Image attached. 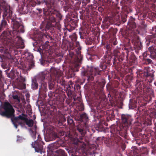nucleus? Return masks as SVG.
Here are the masks:
<instances>
[{"label": "nucleus", "instance_id": "19", "mask_svg": "<svg viewBox=\"0 0 156 156\" xmlns=\"http://www.w3.org/2000/svg\"><path fill=\"white\" fill-rule=\"evenodd\" d=\"M25 88V85L23 84V86L22 88Z\"/></svg>", "mask_w": 156, "mask_h": 156}, {"label": "nucleus", "instance_id": "7", "mask_svg": "<svg viewBox=\"0 0 156 156\" xmlns=\"http://www.w3.org/2000/svg\"><path fill=\"white\" fill-rule=\"evenodd\" d=\"M16 41H17L16 43L17 46H20V45H22L23 44V41L21 37H17L16 39Z\"/></svg>", "mask_w": 156, "mask_h": 156}, {"label": "nucleus", "instance_id": "14", "mask_svg": "<svg viewBox=\"0 0 156 156\" xmlns=\"http://www.w3.org/2000/svg\"><path fill=\"white\" fill-rule=\"evenodd\" d=\"M77 129L81 134L82 133V132H83V130L82 129H81V128H80L78 127L77 128Z\"/></svg>", "mask_w": 156, "mask_h": 156}, {"label": "nucleus", "instance_id": "16", "mask_svg": "<svg viewBox=\"0 0 156 156\" xmlns=\"http://www.w3.org/2000/svg\"><path fill=\"white\" fill-rule=\"evenodd\" d=\"M22 138L20 136H17V141L18 142H20L22 140Z\"/></svg>", "mask_w": 156, "mask_h": 156}, {"label": "nucleus", "instance_id": "23", "mask_svg": "<svg viewBox=\"0 0 156 156\" xmlns=\"http://www.w3.org/2000/svg\"><path fill=\"white\" fill-rule=\"evenodd\" d=\"M40 152L41 154V151H40Z\"/></svg>", "mask_w": 156, "mask_h": 156}, {"label": "nucleus", "instance_id": "12", "mask_svg": "<svg viewBox=\"0 0 156 156\" xmlns=\"http://www.w3.org/2000/svg\"><path fill=\"white\" fill-rule=\"evenodd\" d=\"M6 24V22L4 20H3L2 21L1 25V27H3L5 26Z\"/></svg>", "mask_w": 156, "mask_h": 156}, {"label": "nucleus", "instance_id": "1", "mask_svg": "<svg viewBox=\"0 0 156 156\" xmlns=\"http://www.w3.org/2000/svg\"><path fill=\"white\" fill-rule=\"evenodd\" d=\"M14 110L12 106L8 102L4 103V105L0 106V115L7 117H12L13 116Z\"/></svg>", "mask_w": 156, "mask_h": 156}, {"label": "nucleus", "instance_id": "5", "mask_svg": "<svg viewBox=\"0 0 156 156\" xmlns=\"http://www.w3.org/2000/svg\"><path fill=\"white\" fill-rule=\"evenodd\" d=\"M25 56H27V59L31 64L29 66L30 69L34 66L33 55L31 53H26L25 54Z\"/></svg>", "mask_w": 156, "mask_h": 156}, {"label": "nucleus", "instance_id": "13", "mask_svg": "<svg viewBox=\"0 0 156 156\" xmlns=\"http://www.w3.org/2000/svg\"><path fill=\"white\" fill-rule=\"evenodd\" d=\"M35 143H36L35 141L34 142H32V144H31V145L32 146V147L33 148H35V151L36 152H39L37 150V149H36V147L34 145H35Z\"/></svg>", "mask_w": 156, "mask_h": 156}, {"label": "nucleus", "instance_id": "2", "mask_svg": "<svg viewBox=\"0 0 156 156\" xmlns=\"http://www.w3.org/2000/svg\"><path fill=\"white\" fill-rule=\"evenodd\" d=\"M12 121L16 128H17V123L20 125H23L25 123H26L27 125L30 127H32L34 124L33 120H27L24 116L21 115L18 117H15L13 120L12 119Z\"/></svg>", "mask_w": 156, "mask_h": 156}, {"label": "nucleus", "instance_id": "15", "mask_svg": "<svg viewBox=\"0 0 156 156\" xmlns=\"http://www.w3.org/2000/svg\"><path fill=\"white\" fill-rule=\"evenodd\" d=\"M50 26H51V25L50 23L47 24L45 27L46 30V29H47V30L49 29L50 27Z\"/></svg>", "mask_w": 156, "mask_h": 156}, {"label": "nucleus", "instance_id": "4", "mask_svg": "<svg viewBox=\"0 0 156 156\" xmlns=\"http://www.w3.org/2000/svg\"><path fill=\"white\" fill-rule=\"evenodd\" d=\"M98 71L97 68H95L94 67H92L90 68V71L89 75L86 74V73L82 72V74L83 76H87V77L89 76L90 77H92V76H91V75L93 74H96L97 73L99 74L98 72Z\"/></svg>", "mask_w": 156, "mask_h": 156}, {"label": "nucleus", "instance_id": "3", "mask_svg": "<svg viewBox=\"0 0 156 156\" xmlns=\"http://www.w3.org/2000/svg\"><path fill=\"white\" fill-rule=\"evenodd\" d=\"M45 78L44 75L42 74L40 76H38L37 79H33L32 80V88L33 89H36L38 87V84L37 83V81L39 83H41L42 85V82Z\"/></svg>", "mask_w": 156, "mask_h": 156}, {"label": "nucleus", "instance_id": "22", "mask_svg": "<svg viewBox=\"0 0 156 156\" xmlns=\"http://www.w3.org/2000/svg\"><path fill=\"white\" fill-rule=\"evenodd\" d=\"M41 47H40V48L41 49Z\"/></svg>", "mask_w": 156, "mask_h": 156}, {"label": "nucleus", "instance_id": "20", "mask_svg": "<svg viewBox=\"0 0 156 156\" xmlns=\"http://www.w3.org/2000/svg\"><path fill=\"white\" fill-rule=\"evenodd\" d=\"M44 9V12L45 11V9Z\"/></svg>", "mask_w": 156, "mask_h": 156}, {"label": "nucleus", "instance_id": "11", "mask_svg": "<svg viewBox=\"0 0 156 156\" xmlns=\"http://www.w3.org/2000/svg\"><path fill=\"white\" fill-rule=\"evenodd\" d=\"M30 133L31 136L33 138H35V132L33 130H30Z\"/></svg>", "mask_w": 156, "mask_h": 156}, {"label": "nucleus", "instance_id": "21", "mask_svg": "<svg viewBox=\"0 0 156 156\" xmlns=\"http://www.w3.org/2000/svg\"><path fill=\"white\" fill-rule=\"evenodd\" d=\"M22 47H23V46H20V47L19 48H22Z\"/></svg>", "mask_w": 156, "mask_h": 156}, {"label": "nucleus", "instance_id": "9", "mask_svg": "<svg viewBox=\"0 0 156 156\" xmlns=\"http://www.w3.org/2000/svg\"><path fill=\"white\" fill-rule=\"evenodd\" d=\"M81 118L82 119V121H83L85 120H86L88 119V117L87 115L85 113H84L82 115H81Z\"/></svg>", "mask_w": 156, "mask_h": 156}, {"label": "nucleus", "instance_id": "17", "mask_svg": "<svg viewBox=\"0 0 156 156\" xmlns=\"http://www.w3.org/2000/svg\"><path fill=\"white\" fill-rule=\"evenodd\" d=\"M48 46L46 44L45 45H43V46H42V49H43V50H46V47H47Z\"/></svg>", "mask_w": 156, "mask_h": 156}, {"label": "nucleus", "instance_id": "6", "mask_svg": "<svg viewBox=\"0 0 156 156\" xmlns=\"http://www.w3.org/2000/svg\"><path fill=\"white\" fill-rule=\"evenodd\" d=\"M130 117V116L127 115L122 114L121 115V119L122 123L126 126L129 125L128 120Z\"/></svg>", "mask_w": 156, "mask_h": 156}, {"label": "nucleus", "instance_id": "8", "mask_svg": "<svg viewBox=\"0 0 156 156\" xmlns=\"http://www.w3.org/2000/svg\"><path fill=\"white\" fill-rule=\"evenodd\" d=\"M13 98L15 100V101L17 103H19L20 101V98L17 95H14L12 96Z\"/></svg>", "mask_w": 156, "mask_h": 156}, {"label": "nucleus", "instance_id": "18", "mask_svg": "<svg viewBox=\"0 0 156 156\" xmlns=\"http://www.w3.org/2000/svg\"><path fill=\"white\" fill-rule=\"evenodd\" d=\"M46 4L47 5V6L48 7V8H49L50 7V6L51 5H49V3H48L47 2H46Z\"/></svg>", "mask_w": 156, "mask_h": 156}, {"label": "nucleus", "instance_id": "10", "mask_svg": "<svg viewBox=\"0 0 156 156\" xmlns=\"http://www.w3.org/2000/svg\"><path fill=\"white\" fill-rule=\"evenodd\" d=\"M14 27H16V28H18V30L20 31H20L22 33L24 32V30L23 29H21L23 28V26L22 25H20L19 27L17 26L16 27V25H14Z\"/></svg>", "mask_w": 156, "mask_h": 156}]
</instances>
